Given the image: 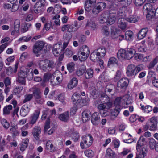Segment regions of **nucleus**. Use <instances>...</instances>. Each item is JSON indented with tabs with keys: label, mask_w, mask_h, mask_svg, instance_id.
<instances>
[{
	"label": "nucleus",
	"mask_w": 158,
	"mask_h": 158,
	"mask_svg": "<svg viewBox=\"0 0 158 158\" xmlns=\"http://www.w3.org/2000/svg\"><path fill=\"white\" fill-rule=\"evenodd\" d=\"M106 18L107 19V25H110L114 24L118 17L117 11L110 10L108 12H106Z\"/></svg>",
	"instance_id": "nucleus-5"
},
{
	"label": "nucleus",
	"mask_w": 158,
	"mask_h": 158,
	"mask_svg": "<svg viewBox=\"0 0 158 158\" xmlns=\"http://www.w3.org/2000/svg\"><path fill=\"white\" fill-rule=\"evenodd\" d=\"M158 62V57H156L147 66L148 68L149 69L153 68Z\"/></svg>",
	"instance_id": "nucleus-40"
},
{
	"label": "nucleus",
	"mask_w": 158,
	"mask_h": 158,
	"mask_svg": "<svg viewBox=\"0 0 158 158\" xmlns=\"http://www.w3.org/2000/svg\"><path fill=\"white\" fill-rule=\"evenodd\" d=\"M80 97L79 96V94L77 93H74L72 97V100L73 102L74 103L77 104L78 105L79 101L80 100Z\"/></svg>",
	"instance_id": "nucleus-33"
},
{
	"label": "nucleus",
	"mask_w": 158,
	"mask_h": 158,
	"mask_svg": "<svg viewBox=\"0 0 158 158\" xmlns=\"http://www.w3.org/2000/svg\"><path fill=\"white\" fill-rule=\"evenodd\" d=\"M41 132L40 127L38 126H35L33 128L31 133L34 138L38 140L39 139Z\"/></svg>",
	"instance_id": "nucleus-13"
},
{
	"label": "nucleus",
	"mask_w": 158,
	"mask_h": 158,
	"mask_svg": "<svg viewBox=\"0 0 158 158\" xmlns=\"http://www.w3.org/2000/svg\"><path fill=\"white\" fill-rule=\"evenodd\" d=\"M106 17V12L101 15L99 19V21L101 23H107V19Z\"/></svg>",
	"instance_id": "nucleus-46"
},
{
	"label": "nucleus",
	"mask_w": 158,
	"mask_h": 158,
	"mask_svg": "<svg viewBox=\"0 0 158 158\" xmlns=\"http://www.w3.org/2000/svg\"><path fill=\"white\" fill-rule=\"evenodd\" d=\"M114 88V86L113 85L111 84L108 85L105 88V92L106 93L108 92L110 93L112 91H113Z\"/></svg>",
	"instance_id": "nucleus-45"
},
{
	"label": "nucleus",
	"mask_w": 158,
	"mask_h": 158,
	"mask_svg": "<svg viewBox=\"0 0 158 158\" xmlns=\"http://www.w3.org/2000/svg\"><path fill=\"white\" fill-rule=\"evenodd\" d=\"M88 98H86L85 99H80L79 101L78 105L81 106L87 105L88 103Z\"/></svg>",
	"instance_id": "nucleus-54"
},
{
	"label": "nucleus",
	"mask_w": 158,
	"mask_h": 158,
	"mask_svg": "<svg viewBox=\"0 0 158 158\" xmlns=\"http://www.w3.org/2000/svg\"><path fill=\"white\" fill-rule=\"evenodd\" d=\"M157 143L156 141L153 139H151L149 141V146L151 149H154L155 148Z\"/></svg>",
	"instance_id": "nucleus-55"
},
{
	"label": "nucleus",
	"mask_w": 158,
	"mask_h": 158,
	"mask_svg": "<svg viewBox=\"0 0 158 158\" xmlns=\"http://www.w3.org/2000/svg\"><path fill=\"white\" fill-rule=\"evenodd\" d=\"M18 77H26L27 76H29L30 79H32L33 77V73L32 71L30 72L27 73L23 70L22 69V68L20 69L18 73Z\"/></svg>",
	"instance_id": "nucleus-16"
},
{
	"label": "nucleus",
	"mask_w": 158,
	"mask_h": 158,
	"mask_svg": "<svg viewBox=\"0 0 158 158\" xmlns=\"http://www.w3.org/2000/svg\"><path fill=\"white\" fill-rule=\"evenodd\" d=\"M31 38L32 37L31 36H30L29 37L23 36L20 38L19 39V41L21 42H28Z\"/></svg>",
	"instance_id": "nucleus-58"
},
{
	"label": "nucleus",
	"mask_w": 158,
	"mask_h": 158,
	"mask_svg": "<svg viewBox=\"0 0 158 158\" xmlns=\"http://www.w3.org/2000/svg\"><path fill=\"white\" fill-rule=\"evenodd\" d=\"M120 110L121 108L119 106H115L114 109L111 111L112 115L117 117L120 113Z\"/></svg>",
	"instance_id": "nucleus-39"
},
{
	"label": "nucleus",
	"mask_w": 158,
	"mask_h": 158,
	"mask_svg": "<svg viewBox=\"0 0 158 158\" xmlns=\"http://www.w3.org/2000/svg\"><path fill=\"white\" fill-rule=\"evenodd\" d=\"M5 86H10L11 84V79L9 77H6L4 81Z\"/></svg>",
	"instance_id": "nucleus-63"
},
{
	"label": "nucleus",
	"mask_w": 158,
	"mask_h": 158,
	"mask_svg": "<svg viewBox=\"0 0 158 158\" xmlns=\"http://www.w3.org/2000/svg\"><path fill=\"white\" fill-rule=\"evenodd\" d=\"M146 0H134V3L135 6H141Z\"/></svg>",
	"instance_id": "nucleus-61"
},
{
	"label": "nucleus",
	"mask_w": 158,
	"mask_h": 158,
	"mask_svg": "<svg viewBox=\"0 0 158 158\" xmlns=\"http://www.w3.org/2000/svg\"><path fill=\"white\" fill-rule=\"evenodd\" d=\"M141 109L142 111L145 113H148L152 110V106H144L141 104Z\"/></svg>",
	"instance_id": "nucleus-34"
},
{
	"label": "nucleus",
	"mask_w": 158,
	"mask_h": 158,
	"mask_svg": "<svg viewBox=\"0 0 158 158\" xmlns=\"http://www.w3.org/2000/svg\"><path fill=\"white\" fill-rule=\"evenodd\" d=\"M84 153L87 156L89 157H92L94 155L93 152L91 150H85L84 152Z\"/></svg>",
	"instance_id": "nucleus-60"
},
{
	"label": "nucleus",
	"mask_w": 158,
	"mask_h": 158,
	"mask_svg": "<svg viewBox=\"0 0 158 158\" xmlns=\"http://www.w3.org/2000/svg\"><path fill=\"white\" fill-rule=\"evenodd\" d=\"M94 74L93 70L91 69H88L85 72V77L86 79H89L93 77Z\"/></svg>",
	"instance_id": "nucleus-30"
},
{
	"label": "nucleus",
	"mask_w": 158,
	"mask_h": 158,
	"mask_svg": "<svg viewBox=\"0 0 158 158\" xmlns=\"http://www.w3.org/2000/svg\"><path fill=\"white\" fill-rule=\"evenodd\" d=\"M62 45V43L58 42L56 43L53 47V53L55 56H58L60 54V51H62L60 48Z\"/></svg>",
	"instance_id": "nucleus-15"
},
{
	"label": "nucleus",
	"mask_w": 158,
	"mask_h": 158,
	"mask_svg": "<svg viewBox=\"0 0 158 158\" xmlns=\"http://www.w3.org/2000/svg\"><path fill=\"white\" fill-rule=\"evenodd\" d=\"M157 125L148 122L143 127V129L144 131H146L148 130L151 131H154L156 130Z\"/></svg>",
	"instance_id": "nucleus-18"
},
{
	"label": "nucleus",
	"mask_w": 158,
	"mask_h": 158,
	"mask_svg": "<svg viewBox=\"0 0 158 158\" xmlns=\"http://www.w3.org/2000/svg\"><path fill=\"white\" fill-rule=\"evenodd\" d=\"M70 133L72 135V139L74 140V141L75 142L77 141L80 138L78 133L73 129L70 131Z\"/></svg>",
	"instance_id": "nucleus-29"
},
{
	"label": "nucleus",
	"mask_w": 158,
	"mask_h": 158,
	"mask_svg": "<svg viewBox=\"0 0 158 158\" xmlns=\"http://www.w3.org/2000/svg\"><path fill=\"white\" fill-rule=\"evenodd\" d=\"M90 112L88 110L84 111L82 113V119L83 122L85 123L90 118Z\"/></svg>",
	"instance_id": "nucleus-22"
},
{
	"label": "nucleus",
	"mask_w": 158,
	"mask_h": 158,
	"mask_svg": "<svg viewBox=\"0 0 158 158\" xmlns=\"http://www.w3.org/2000/svg\"><path fill=\"white\" fill-rule=\"evenodd\" d=\"M20 22L19 20L18 19H16L14 23V26L11 27V30L12 31L11 35H14L15 32H18L20 28Z\"/></svg>",
	"instance_id": "nucleus-14"
},
{
	"label": "nucleus",
	"mask_w": 158,
	"mask_h": 158,
	"mask_svg": "<svg viewBox=\"0 0 158 158\" xmlns=\"http://www.w3.org/2000/svg\"><path fill=\"white\" fill-rule=\"evenodd\" d=\"M19 64V62L17 61L15 65V68L14 70L11 67H8L6 70V73L8 75H10L13 72L15 73L17 71Z\"/></svg>",
	"instance_id": "nucleus-28"
},
{
	"label": "nucleus",
	"mask_w": 158,
	"mask_h": 158,
	"mask_svg": "<svg viewBox=\"0 0 158 158\" xmlns=\"http://www.w3.org/2000/svg\"><path fill=\"white\" fill-rule=\"evenodd\" d=\"M40 113V111L39 110L35 111L31 117L30 123L33 125L36 122L39 116Z\"/></svg>",
	"instance_id": "nucleus-21"
},
{
	"label": "nucleus",
	"mask_w": 158,
	"mask_h": 158,
	"mask_svg": "<svg viewBox=\"0 0 158 158\" xmlns=\"http://www.w3.org/2000/svg\"><path fill=\"white\" fill-rule=\"evenodd\" d=\"M146 155L145 152L143 151V150H141L136 157L138 158H144Z\"/></svg>",
	"instance_id": "nucleus-64"
},
{
	"label": "nucleus",
	"mask_w": 158,
	"mask_h": 158,
	"mask_svg": "<svg viewBox=\"0 0 158 158\" xmlns=\"http://www.w3.org/2000/svg\"><path fill=\"white\" fill-rule=\"evenodd\" d=\"M91 122L93 125H98L100 123V118L99 114L94 112L92 115Z\"/></svg>",
	"instance_id": "nucleus-17"
},
{
	"label": "nucleus",
	"mask_w": 158,
	"mask_h": 158,
	"mask_svg": "<svg viewBox=\"0 0 158 158\" xmlns=\"http://www.w3.org/2000/svg\"><path fill=\"white\" fill-rule=\"evenodd\" d=\"M37 63L39 68L45 72L51 70L55 66L54 63L53 61L47 59L39 60Z\"/></svg>",
	"instance_id": "nucleus-1"
},
{
	"label": "nucleus",
	"mask_w": 158,
	"mask_h": 158,
	"mask_svg": "<svg viewBox=\"0 0 158 158\" xmlns=\"http://www.w3.org/2000/svg\"><path fill=\"white\" fill-rule=\"evenodd\" d=\"M134 56V58L135 60L138 61H143V56L142 54L137 53L135 54Z\"/></svg>",
	"instance_id": "nucleus-57"
},
{
	"label": "nucleus",
	"mask_w": 158,
	"mask_h": 158,
	"mask_svg": "<svg viewBox=\"0 0 158 158\" xmlns=\"http://www.w3.org/2000/svg\"><path fill=\"white\" fill-rule=\"evenodd\" d=\"M100 58L96 51H94L91 54L90 58L91 60L93 61H94L95 60H98Z\"/></svg>",
	"instance_id": "nucleus-38"
},
{
	"label": "nucleus",
	"mask_w": 158,
	"mask_h": 158,
	"mask_svg": "<svg viewBox=\"0 0 158 158\" xmlns=\"http://www.w3.org/2000/svg\"><path fill=\"white\" fill-rule=\"evenodd\" d=\"M115 154L113 151L110 148H108L106 151V155L110 158H114Z\"/></svg>",
	"instance_id": "nucleus-48"
},
{
	"label": "nucleus",
	"mask_w": 158,
	"mask_h": 158,
	"mask_svg": "<svg viewBox=\"0 0 158 158\" xmlns=\"http://www.w3.org/2000/svg\"><path fill=\"white\" fill-rule=\"evenodd\" d=\"M69 117V113L68 112H65L59 115V119L61 121L67 122L68 120Z\"/></svg>",
	"instance_id": "nucleus-24"
},
{
	"label": "nucleus",
	"mask_w": 158,
	"mask_h": 158,
	"mask_svg": "<svg viewBox=\"0 0 158 158\" xmlns=\"http://www.w3.org/2000/svg\"><path fill=\"white\" fill-rule=\"evenodd\" d=\"M86 26L87 27H90L93 29H95L96 27V25L94 22L91 20L87 21Z\"/></svg>",
	"instance_id": "nucleus-47"
},
{
	"label": "nucleus",
	"mask_w": 158,
	"mask_h": 158,
	"mask_svg": "<svg viewBox=\"0 0 158 158\" xmlns=\"http://www.w3.org/2000/svg\"><path fill=\"white\" fill-rule=\"evenodd\" d=\"M145 140V139L144 138H143V137H140L138 141L137 146H136V149L138 151L139 150L140 148L142 145L143 144L142 143V142H143Z\"/></svg>",
	"instance_id": "nucleus-53"
},
{
	"label": "nucleus",
	"mask_w": 158,
	"mask_h": 158,
	"mask_svg": "<svg viewBox=\"0 0 158 158\" xmlns=\"http://www.w3.org/2000/svg\"><path fill=\"white\" fill-rule=\"evenodd\" d=\"M80 25L77 21H75L74 24H67L62 26L61 31L64 32L66 31L69 32H74L80 27Z\"/></svg>",
	"instance_id": "nucleus-6"
},
{
	"label": "nucleus",
	"mask_w": 158,
	"mask_h": 158,
	"mask_svg": "<svg viewBox=\"0 0 158 158\" xmlns=\"http://www.w3.org/2000/svg\"><path fill=\"white\" fill-rule=\"evenodd\" d=\"M128 83V80L127 78L120 79L117 83V89L120 92L125 91Z\"/></svg>",
	"instance_id": "nucleus-9"
},
{
	"label": "nucleus",
	"mask_w": 158,
	"mask_h": 158,
	"mask_svg": "<svg viewBox=\"0 0 158 158\" xmlns=\"http://www.w3.org/2000/svg\"><path fill=\"white\" fill-rule=\"evenodd\" d=\"M106 7V4L104 2L98 3L92 9V12L94 14L99 13Z\"/></svg>",
	"instance_id": "nucleus-10"
},
{
	"label": "nucleus",
	"mask_w": 158,
	"mask_h": 158,
	"mask_svg": "<svg viewBox=\"0 0 158 158\" xmlns=\"http://www.w3.org/2000/svg\"><path fill=\"white\" fill-rule=\"evenodd\" d=\"M93 139L89 134H86L82 137V139L80 144L82 149H86L90 147L92 144Z\"/></svg>",
	"instance_id": "nucleus-4"
},
{
	"label": "nucleus",
	"mask_w": 158,
	"mask_h": 158,
	"mask_svg": "<svg viewBox=\"0 0 158 158\" xmlns=\"http://www.w3.org/2000/svg\"><path fill=\"white\" fill-rule=\"evenodd\" d=\"M118 61L117 59L115 57H112L110 58L108 61V65L110 66V65H114L115 64H117Z\"/></svg>",
	"instance_id": "nucleus-51"
},
{
	"label": "nucleus",
	"mask_w": 158,
	"mask_h": 158,
	"mask_svg": "<svg viewBox=\"0 0 158 158\" xmlns=\"http://www.w3.org/2000/svg\"><path fill=\"white\" fill-rule=\"evenodd\" d=\"M90 49L86 45L81 47L78 52V56L80 60L84 61L86 60L89 56Z\"/></svg>",
	"instance_id": "nucleus-3"
},
{
	"label": "nucleus",
	"mask_w": 158,
	"mask_h": 158,
	"mask_svg": "<svg viewBox=\"0 0 158 158\" xmlns=\"http://www.w3.org/2000/svg\"><path fill=\"white\" fill-rule=\"evenodd\" d=\"M155 9L150 3L145 4L143 8L144 14L146 15V18L148 20H150L154 17L155 14Z\"/></svg>",
	"instance_id": "nucleus-2"
},
{
	"label": "nucleus",
	"mask_w": 158,
	"mask_h": 158,
	"mask_svg": "<svg viewBox=\"0 0 158 158\" xmlns=\"http://www.w3.org/2000/svg\"><path fill=\"white\" fill-rule=\"evenodd\" d=\"M67 67L69 72H72L75 69V64L73 62H71L67 64Z\"/></svg>",
	"instance_id": "nucleus-49"
},
{
	"label": "nucleus",
	"mask_w": 158,
	"mask_h": 158,
	"mask_svg": "<svg viewBox=\"0 0 158 158\" xmlns=\"http://www.w3.org/2000/svg\"><path fill=\"white\" fill-rule=\"evenodd\" d=\"M12 108V106L11 105L6 106L3 108V114L4 115H9Z\"/></svg>",
	"instance_id": "nucleus-27"
},
{
	"label": "nucleus",
	"mask_w": 158,
	"mask_h": 158,
	"mask_svg": "<svg viewBox=\"0 0 158 158\" xmlns=\"http://www.w3.org/2000/svg\"><path fill=\"white\" fill-rule=\"evenodd\" d=\"M15 57L14 56H11L8 57L5 61L6 64V65H9L10 63L14 61Z\"/></svg>",
	"instance_id": "nucleus-56"
},
{
	"label": "nucleus",
	"mask_w": 158,
	"mask_h": 158,
	"mask_svg": "<svg viewBox=\"0 0 158 158\" xmlns=\"http://www.w3.org/2000/svg\"><path fill=\"white\" fill-rule=\"evenodd\" d=\"M133 33L131 31H127L125 33V39L127 40H130L132 38Z\"/></svg>",
	"instance_id": "nucleus-50"
},
{
	"label": "nucleus",
	"mask_w": 158,
	"mask_h": 158,
	"mask_svg": "<svg viewBox=\"0 0 158 158\" xmlns=\"http://www.w3.org/2000/svg\"><path fill=\"white\" fill-rule=\"evenodd\" d=\"M1 123L5 129H8L10 126V124L7 120L5 118H2L0 120Z\"/></svg>",
	"instance_id": "nucleus-41"
},
{
	"label": "nucleus",
	"mask_w": 158,
	"mask_h": 158,
	"mask_svg": "<svg viewBox=\"0 0 158 158\" xmlns=\"http://www.w3.org/2000/svg\"><path fill=\"white\" fill-rule=\"evenodd\" d=\"M117 56L118 59L121 60L124 59L128 60L126 51L124 49H121L118 51L117 54Z\"/></svg>",
	"instance_id": "nucleus-19"
},
{
	"label": "nucleus",
	"mask_w": 158,
	"mask_h": 158,
	"mask_svg": "<svg viewBox=\"0 0 158 158\" xmlns=\"http://www.w3.org/2000/svg\"><path fill=\"white\" fill-rule=\"evenodd\" d=\"M35 7L34 11L35 13L41 14L44 10L45 9L44 8L41 7L38 5H36V4L35 5Z\"/></svg>",
	"instance_id": "nucleus-43"
},
{
	"label": "nucleus",
	"mask_w": 158,
	"mask_h": 158,
	"mask_svg": "<svg viewBox=\"0 0 158 158\" xmlns=\"http://www.w3.org/2000/svg\"><path fill=\"white\" fill-rule=\"evenodd\" d=\"M101 32L103 35L108 36L110 34L109 29L108 27L106 25L102 26Z\"/></svg>",
	"instance_id": "nucleus-35"
},
{
	"label": "nucleus",
	"mask_w": 158,
	"mask_h": 158,
	"mask_svg": "<svg viewBox=\"0 0 158 158\" xmlns=\"http://www.w3.org/2000/svg\"><path fill=\"white\" fill-rule=\"evenodd\" d=\"M23 89L22 86H19L16 87L13 90V92L15 94H18L20 93Z\"/></svg>",
	"instance_id": "nucleus-59"
},
{
	"label": "nucleus",
	"mask_w": 158,
	"mask_h": 158,
	"mask_svg": "<svg viewBox=\"0 0 158 158\" xmlns=\"http://www.w3.org/2000/svg\"><path fill=\"white\" fill-rule=\"evenodd\" d=\"M136 67L134 64H130L127 68L126 73L128 77H131L136 74Z\"/></svg>",
	"instance_id": "nucleus-11"
},
{
	"label": "nucleus",
	"mask_w": 158,
	"mask_h": 158,
	"mask_svg": "<svg viewBox=\"0 0 158 158\" xmlns=\"http://www.w3.org/2000/svg\"><path fill=\"white\" fill-rule=\"evenodd\" d=\"M61 74L59 72L54 73L52 75V78L50 80V82L52 86H55L59 85L62 82Z\"/></svg>",
	"instance_id": "nucleus-8"
},
{
	"label": "nucleus",
	"mask_w": 158,
	"mask_h": 158,
	"mask_svg": "<svg viewBox=\"0 0 158 158\" xmlns=\"http://www.w3.org/2000/svg\"><path fill=\"white\" fill-rule=\"evenodd\" d=\"M155 73L152 71H149L147 77L148 80V81H151L155 79Z\"/></svg>",
	"instance_id": "nucleus-42"
},
{
	"label": "nucleus",
	"mask_w": 158,
	"mask_h": 158,
	"mask_svg": "<svg viewBox=\"0 0 158 158\" xmlns=\"http://www.w3.org/2000/svg\"><path fill=\"white\" fill-rule=\"evenodd\" d=\"M30 106L28 105H24L21 108L20 114L21 116L24 117L27 115L29 112Z\"/></svg>",
	"instance_id": "nucleus-20"
},
{
	"label": "nucleus",
	"mask_w": 158,
	"mask_h": 158,
	"mask_svg": "<svg viewBox=\"0 0 158 158\" xmlns=\"http://www.w3.org/2000/svg\"><path fill=\"white\" fill-rule=\"evenodd\" d=\"M85 70L86 68L85 67H81L77 71L76 74L78 76H80L85 73Z\"/></svg>",
	"instance_id": "nucleus-52"
},
{
	"label": "nucleus",
	"mask_w": 158,
	"mask_h": 158,
	"mask_svg": "<svg viewBox=\"0 0 158 158\" xmlns=\"http://www.w3.org/2000/svg\"><path fill=\"white\" fill-rule=\"evenodd\" d=\"M45 44L44 42L41 41H38L33 46L32 51L37 57L40 54L41 51L43 49Z\"/></svg>",
	"instance_id": "nucleus-7"
},
{
	"label": "nucleus",
	"mask_w": 158,
	"mask_h": 158,
	"mask_svg": "<svg viewBox=\"0 0 158 158\" xmlns=\"http://www.w3.org/2000/svg\"><path fill=\"white\" fill-rule=\"evenodd\" d=\"M25 78V77H18L17 79V81L22 85H25L26 84Z\"/></svg>",
	"instance_id": "nucleus-62"
},
{
	"label": "nucleus",
	"mask_w": 158,
	"mask_h": 158,
	"mask_svg": "<svg viewBox=\"0 0 158 158\" xmlns=\"http://www.w3.org/2000/svg\"><path fill=\"white\" fill-rule=\"evenodd\" d=\"M94 4L90 3L87 2H85V9L86 11L88 12H89L92 9L93 6V5Z\"/></svg>",
	"instance_id": "nucleus-44"
},
{
	"label": "nucleus",
	"mask_w": 158,
	"mask_h": 158,
	"mask_svg": "<svg viewBox=\"0 0 158 158\" xmlns=\"http://www.w3.org/2000/svg\"><path fill=\"white\" fill-rule=\"evenodd\" d=\"M118 29L115 27L111 26V34L113 38H117L118 34Z\"/></svg>",
	"instance_id": "nucleus-36"
},
{
	"label": "nucleus",
	"mask_w": 158,
	"mask_h": 158,
	"mask_svg": "<svg viewBox=\"0 0 158 158\" xmlns=\"http://www.w3.org/2000/svg\"><path fill=\"white\" fill-rule=\"evenodd\" d=\"M45 149L49 150L51 152H53L54 151V148L51 141H48L47 142Z\"/></svg>",
	"instance_id": "nucleus-37"
},
{
	"label": "nucleus",
	"mask_w": 158,
	"mask_h": 158,
	"mask_svg": "<svg viewBox=\"0 0 158 158\" xmlns=\"http://www.w3.org/2000/svg\"><path fill=\"white\" fill-rule=\"evenodd\" d=\"M148 29L147 28L142 29L138 34V38L139 39H143L146 35Z\"/></svg>",
	"instance_id": "nucleus-25"
},
{
	"label": "nucleus",
	"mask_w": 158,
	"mask_h": 158,
	"mask_svg": "<svg viewBox=\"0 0 158 158\" xmlns=\"http://www.w3.org/2000/svg\"><path fill=\"white\" fill-rule=\"evenodd\" d=\"M33 94L38 102L41 103L40 99L42 97V95L40 89L38 88H34L33 89Z\"/></svg>",
	"instance_id": "nucleus-12"
},
{
	"label": "nucleus",
	"mask_w": 158,
	"mask_h": 158,
	"mask_svg": "<svg viewBox=\"0 0 158 158\" xmlns=\"http://www.w3.org/2000/svg\"><path fill=\"white\" fill-rule=\"evenodd\" d=\"M126 51L127 55L128 57V60L132 58L135 53V50L133 48H128Z\"/></svg>",
	"instance_id": "nucleus-26"
},
{
	"label": "nucleus",
	"mask_w": 158,
	"mask_h": 158,
	"mask_svg": "<svg viewBox=\"0 0 158 158\" xmlns=\"http://www.w3.org/2000/svg\"><path fill=\"white\" fill-rule=\"evenodd\" d=\"M126 19L122 17L119 18L118 20V26L122 30L125 29L126 27Z\"/></svg>",
	"instance_id": "nucleus-23"
},
{
	"label": "nucleus",
	"mask_w": 158,
	"mask_h": 158,
	"mask_svg": "<svg viewBox=\"0 0 158 158\" xmlns=\"http://www.w3.org/2000/svg\"><path fill=\"white\" fill-rule=\"evenodd\" d=\"M96 51L100 58L104 57L106 54V49L104 48H98Z\"/></svg>",
	"instance_id": "nucleus-32"
},
{
	"label": "nucleus",
	"mask_w": 158,
	"mask_h": 158,
	"mask_svg": "<svg viewBox=\"0 0 158 158\" xmlns=\"http://www.w3.org/2000/svg\"><path fill=\"white\" fill-rule=\"evenodd\" d=\"M139 20L138 16L136 15L130 16L129 17L126 19L127 21L131 23H135L138 21Z\"/></svg>",
	"instance_id": "nucleus-31"
}]
</instances>
